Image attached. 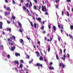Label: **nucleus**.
I'll return each instance as SVG.
<instances>
[{"label": "nucleus", "mask_w": 73, "mask_h": 73, "mask_svg": "<svg viewBox=\"0 0 73 73\" xmlns=\"http://www.w3.org/2000/svg\"><path fill=\"white\" fill-rule=\"evenodd\" d=\"M8 41H9V44L10 45H13V44H14V42L13 41H12V40L10 39L9 38L8 39ZM11 41V42H10Z\"/></svg>", "instance_id": "obj_1"}, {"label": "nucleus", "mask_w": 73, "mask_h": 73, "mask_svg": "<svg viewBox=\"0 0 73 73\" xmlns=\"http://www.w3.org/2000/svg\"><path fill=\"white\" fill-rule=\"evenodd\" d=\"M30 5L28 3H27L26 5V7H28V8H29V9L31 8V7H32V3L31 2H30Z\"/></svg>", "instance_id": "obj_2"}, {"label": "nucleus", "mask_w": 73, "mask_h": 73, "mask_svg": "<svg viewBox=\"0 0 73 73\" xmlns=\"http://www.w3.org/2000/svg\"><path fill=\"white\" fill-rule=\"evenodd\" d=\"M13 63L15 65H16L17 64V66H19V62L15 60L13 62Z\"/></svg>", "instance_id": "obj_3"}, {"label": "nucleus", "mask_w": 73, "mask_h": 73, "mask_svg": "<svg viewBox=\"0 0 73 73\" xmlns=\"http://www.w3.org/2000/svg\"><path fill=\"white\" fill-rule=\"evenodd\" d=\"M42 11L46 12V7L45 6L44 7L43 6H42Z\"/></svg>", "instance_id": "obj_4"}, {"label": "nucleus", "mask_w": 73, "mask_h": 73, "mask_svg": "<svg viewBox=\"0 0 73 73\" xmlns=\"http://www.w3.org/2000/svg\"><path fill=\"white\" fill-rule=\"evenodd\" d=\"M17 23L19 25V27H20V28H21V29H22V28H23V27H22V25H21V23H20V22H19V21H18L17 22Z\"/></svg>", "instance_id": "obj_5"}, {"label": "nucleus", "mask_w": 73, "mask_h": 73, "mask_svg": "<svg viewBox=\"0 0 73 73\" xmlns=\"http://www.w3.org/2000/svg\"><path fill=\"white\" fill-rule=\"evenodd\" d=\"M36 20H37L39 23H41V18L39 17L38 18H36Z\"/></svg>", "instance_id": "obj_6"}, {"label": "nucleus", "mask_w": 73, "mask_h": 73, "mask_svg": "<svg viewBox=\"0 0 73 73\" xmlns=\"http://www.w3.org/2000/svg\"><path fill=\"white\" fill-rule=\"evenodd\" d=\"M60 66H62L63 68H65V65L62 63H60Z\"/></svg>", "instance_id": "obj_7"}, {"label": "nucleus", "mask_w": 73, "mask_h": 73, "mask_svg": "<svg viewBox=\"0 0 73 73\" xmlns=\"http://www.w3.org/2000/svg\"><path fill=\"white\" fill-rule=\"evenodd\" d=\"M20 42L21 43H22V45H24V41L23 40L21 39L20 40Z\"/></svg>", "instance_id": "obj_8"}, {"label": "nucleus", "mask_w": 73, "mask_h": 73, "mask_svg": "<svg viewBox=\"0 0 73 73\" xmlns=\"http://www.w3.org/2000/svg\"><path fill=\"white\" fill-rule=\"evenodd\" d=\"M66 57V53H65V54L64 55L63 58V57H62V60H65Z\"/></svg>", "instance_id": "obj_9"}, {"label": "nucleus", "mask_w": 73, "mask_h": 73, "mask_svg": "<svg viewBox=\"0 0 73 73\" xmlns=\"http://www.w3.org/2000/svg\"><path fill=\"white\" fill-rule=\"evenodd\" d=\"M3 28V22H0V29H2Z\"/></svg>", "instance_id": "obj_10"}, {"label": "nucleus", "mask_w": 73, "mask_h": 73, "mask_svg": "<svg viewBox=\"0 0 73 73\" xmlns=\"http://www.w3.org/2000/svg\"><path fill=\"white\" fill-rule=\"evenodd\" d=\"M7 31H9L10 32H11V29L9 28V27L6 28Z\"/></svg>", "instance_id": "obj_11"}, {"label": "nucleus", "mask_w": 73, "mask_h": 73, "mask_svg": "<svg viewBox=\"0 0 73 73\" xmlns=\"http://www.w3.org/2000/svg\"><path fill=\"white\" fill-rule=\"evenodd\" d=\"M0 50H3L4 49V47H3V45L2 44L0 45Z\"/></svg>", "instance_id": "obj_12"}, {"label": "nucleus", "mask_w": 73, "mask_h": 73, "mask_svg": "<svg viewBox=\"0 0 73 73\" xmlns=\"http://www.w3.org/2000/svg\"><path fill=\"white\" fill-rule=\"evenodd\" d=\"M16 49V47L15 46L12 47H11V50L12 51H14V50Z\"/></svg>", "instance_id": "obj_13"}, {"label": "nucleus", "mask_w": 73, "mask_h": 73, "mask_svg": "<svg viewBox=\"0 0 73 73\" xmlns=\"http://www.w3.org/2000/svg\"><path fill=\"white\" fill-rule=\"evenodd\" d=\"M36 65L38 66H41V68L42 67V64H40V63H37L36 64Z\"/></svg>", "instance_id": "obj_14"}, {"label": "nucleus", "mask_w": 73, "mask_h": 73, "mask_svg": "<svg viewBox=\"0 0 73 73\" xmlns=\"http://www.w3.org/2000/svg\"><path fill=\"white\" fill-rule=\"evenodd\" d=\"M27 13H28V15L29 16H32V15H31L30 13V12L29 11V10L28 9L27 10Z\"/></svg>", "instance_id": "obj_15"}, {"label": "nucleus", "mask_w": 73, "mask_h": 73, "mask_svg": "<svg viewBox=\"0 0 73 73\" xmlns=\"http://www.w3.org/2000/svg\"><path fill=\"white\" fill-rule=\"evenodd\" d=\"M31 11L32 13L33 14V15H36V16H37V17H38V15L37 14H36L35 13H34L32 11V10H31Z\"/></svg>", "instance_id": "obj_16"}, {"label": "nucleus", "mask_w": 73, "mask_h": 73, "mask_svg": "<svg viewBox=\"0 0 73 73\" xmlns=\"http://www.w3.org/2000/svg\"><path fill=\"white\" fill-rule=\"evenodd\" d=\"M9 14H10V12H5V16H7V15H9Z\"/></svg>", "instance_id": "obj_17"}, {"label": "nucleus", "mask_w": 73, "mask_h": 73, "mask_svg": "<svg viewBox=\"0 0 73 73\" xmlns=\"http://www.w3.org/2000/svg\"><path fill=\"white\" fill-rule=\"evenodd\" d=\"M49 69H50V70H54V68H53V67H52L51 66L49 68Z\"/></svg>", "instance_id": "obj_18"}, {"label": "nucleus", "mask_w": 73, "mask_h": 73, "mask_svg": "<svg viewBox=\"0 0 73 73\" xmlns=\"http://www.w3.org/2000/svg\"><path fill=\"white\" fill-rule=\"evenodd\" d=\"M36 53L37 54L36 56L37 57H39L40 56V53H38V52H36Z\"/></svg>", "instance_id": "obj_19"}, {"label": "nucleus", "mask_w": 73, "mask_h": 73, "mask_svg": "<svg viewBox=\"0 0 73 73\" xmlns=\"http://www.w3.org/2000/svg\"><path fill=\"white\" fill-rule=\"evenodd\" d=\"M15 54L16 56H20V54L19 53H16Z\"/></svg>", "instance_id": "obj_20"}, {"label": "nucleus", "mask_w": 73, "mask_h": 73, "mask_svg": "<svg viewBox=\"0 0 73 73\" xmlns=\"http://www.w3.org/2000/svg\"><path fill=\"white\" fill-rule=\"evenodd\" d=\"M7 9L9 11H11V9H10V7H7Z\"/></svg>", "instance_id": "obj_21"}, {"label": "nucleus", "mask_w": 73, "mask_h": 73, "mask_svg": "<svg viewBox=\"0 0 73 73\" xmlns=\"http://www.w3.org/2000/svg\"><path fill=\"white\" fill-rule=\"evenodd\" d=\"M43 59L44 58H43L42 56H40L39 58V60H40L41 61H42Z\"/></svg>", "instance_id": "obj_22"}, {"label": "nucleus", "mask_w": 73, "mask_h": 73, "mask_svg": "<svg viewBox=\"0 0 73 73\" xmlns=\"http://www.w3.org/2000/svg\"><path fill=\"white\" fill-rule=\"evenodd\" d=\"M54 29V30L55 31H56V26H53L52 27Z\"/></svg>", "instance_id": "obj_23"}, {"label": "nucleus", "mask_w": 73, "mask_h": 73, "mask_svg": "<svg viewBox=\"0 0 73 73\" xmlns=\"http://www.w3.org/2000/svg\"><path fill=\"white\" fill-rule=\"evenodd\" d=\"M69 36L71 38H72V40H73V37L72 35H69Z\"/></svg>", "instance_id": "obj_24"}, {"label": "nucleus", "mask_w": 73, "mask_h": 73, "mask_svg": "<svg viewBox=\"0 0 73 73\" xmlns=\"http://www.w3.org/2000/svg\"><path fill=\"white\" fill-rule=\"evenodd\" d=\"M34 9H35V10H36L37 9V6H36V5L34 6Z\"/></svg>", "instance_id": "obj_25"}, {"label": "nucleus", "mask_w": 73, "mask_h": 73, "mask_svg": "<svg viewBox=\"0 0 73 73\" xmlns=\"http://www.w3.org/2000/svg\"><path fill=\"white\" fill-rule=\"evenodd\" d=\"M56 57L57 60H59V57H58V54H56Z\"/></svg>", "instance_id": "obj_26"}, {"label": "nucleus", "mask_w": 73, "mask_h": 73, "mask_svg": "<svg viewBox=\"0 0 73 73\" xmlns=\"http://www.w3.org/2000/svg\"><path fill=\"white\" fill-rule=\"evenodd\" d=\"M12 19H13V20H15V19H16V17H15L14 16L12 15Z\"/></svg>", "instance_id": "obj_27"}, {"label": "nucleus", "mask_w": 73, "mask_h": 73, "mask_svg": "<svg viewBox=\"0 0 73 73\" xmlns=\"http://www.w3.org/2000/svg\"><path fill=\"white\" fill-rule=\"evenodd\" d=\"M44 29V26L43 25H42L41 28V29L42 30H43Z\"/></svg>", "instance_id": "obj_28"}, {"label": "nucleus", "mask_w": 73, "mask_h": 73, "mask_svg": "<svg viewBox=\"0 0 73 73\" xmlns=\"http://www.w3.org/2000/svg\"><path fill=\"white\" fill-rule=\"evenodd\" d=\"M7 58H9H9H10V55L9 54H8L6 56Z\"/></svg>", "instance_id": "obj_29"}, {"label": "nucleus", "mask_w": 73, "mask_h": 73, "mask_svg": "<svg viewBox=\"0 0 73 73\" xmlns=\"http://www.w3.org/2000/svg\"><path fill=\"white\" fill-rule=\"evenodd\" d=\"M19 67H20V68H23V64H20Z\"/></svg>", "instance_id": "obj_30"}, {"label": "nucleus", "mask_w": 73, "mask_h": 73, "mask_svg": "<svg viewBox=\"0 0 73 73\" xmlns=\"http://www.w3.org/2000/svg\"><path fill=\"white\" fill-rule=\"evenodd\" d=\"M50 48L49 47L48 48V52H50Z\"/></svg>", "instance_id": "obj_31"}, {"label": "nucleus", "mask_w": 73, "mask_h": 73, "mask_svg": "<svg viewBox=\"0 0 73 73\" xmlns=\"http://www.w3.org/2000/svg\"><path fill=\"white\" fill-rule=\"evenodd\" d=\"M70 28V29L71 30H73V25H71Z\"/></svg>", "instance_id": "obj_32"}, {"label": "nucleus", "mask_w": 73, "mask_h": 73, "mask_svg": "<svg viewBox=\"0 0 73 73\" xmlns=\"http://www.w3.org/2000/svg\"><path fill=\"white\" fill-rule=\"evenodd\" d=\"M12 2H13V4H16V2H15V1L13 0Z\"/></svg>", "instance_id": "obj_33"}, {"label": "nucleus", "mask_w": 73, "mask_h": 73, "mask_svg": "<svg viewBox=\"0 0 73 73\" xmlns=\"http://www.w3.org/2000/svg\"><path fill=\"white\" fill-rule=\"evenodd\" d=\"M67 16L69 17V12H68V11H67Z\"/></svg>", "instance_id": "obj_34"}, {"label": "nucleus", "mask_w": 73, "mask_h": 73, "mask_svg": "<svg viewBox=\"0 0 73 73\" xmlns=\"http://www.w3.org/2000/svg\"><path fill=\"white\" fill-rule=\"evenodd\" d=\"M20 61L21 63L24 64V60H20Z\"/></svg>", "instance_id": "obj_35"}, {"label": "nucleus", "mask_w": 73, "mask_h": 73, "mask_svg": "<svg viewBox=\"0 0 73 73\" xmlns=\"http://www.w3.org/2000/svg\"><path fill=\"white\" fill-rule=\"evenodd\" d=\"M34 27L35 28H36V25H37V24L36 23H34Z\"/></svg>", "instance_id": "obj_36"}, {"label": "nucleus", "mask_w": 73, "mask_h": 73, "mask_svg": "<svg viewBox=\"0 0 73 73\" xmlns=\"http://www.w3.org/2000/svg\"><path fill=\"white\" fill-rule=\"evenodd\" d=\"M27 39H28V40H31V39L30 37L27 36Z\"/></svg>", "instance_id": "obj_37"}, {"label": "nucleus", "mask_w": 73, "mask_h": 73, "mask_svg": "<svg viewBox=\"0 0 73 73\" xmlns=\"http://www.w3.org/2000/svg\"><path fill=\"white\" fill-rule=\"evenodd\" d=\"M12 37H13V38L14 39V41H16V37L13 36H12Z\"/></svg>", "instance_id": "obj_38"}, {"label": "nucleus", "mask_w": 73, "mask_h": 73, "mask_svg": "<svg viewBox=\"0 0 73 73\" xmlns=\"http://www.w3.org/2000/svg\"><path fill=\"white\" fill-rule=\"evenodd\" d=\"M30 23L31 24V27H33V23H32V22H30Z\"/></svg>", "instance_id": "obj_39"}, {"label": "nucleus", "mask_w": 73, "mask_h": 73, "mask_svg": "<svg viewBox=\"0 0 73 73\" xmlns=\"http://www.w3.org/2000/svg\"><path fill=\"white\" fill-rule=\"evenodd\" d=\"M48 7H50V3H48L47 4Z\"/></svg>", "instance_id": "obj_40"}, {"label": "nucleus", "mask_w": 73, "mask_h": 73, "mask_svg": "<svg viewBox=\"0 0 73 73\" xmlns=\"http://www.w3.org/2000/svg\"><path fill=\"white\" fill-rule=\"evenodd\" d=\"M3 54H2V55L3 56H5V55L6 54V53H5V52H3Z\"/></svg>", "instance_id": "obj_41"}, {"label": "nucleus", "mask_w": 73, "mask_h": 73, "mask_svg": "<svg viewBox=\"0 0 73 73\" xmlns=\"http://www.w3.org/2000/svg\"><path fill=\"white\" fill-rule=\"evenodd\" d=\"M33 59H32V61H31L29 62V63L31 64V63H32L33 62Z\"/></svg>", "instance_id": "obj_42"}, {"label": "nucleus", "mask_w": 73, "mask_h": 73, "mask_svg": "<svg viewBox=\"0 0 73 73\" xmlns=\"http://www.w3.org/2000/svg\"><path fill=\"white\" fill-rule=\"evenodd\" d=\"M66 57H67L68 56V58H69V57H70V55L68 54L66 55Z\"/></svg>", "instance_id": "obj_43"}, {"label": "nucleus", "mask_w": 73, "mask_h": 73, "mask_svg": "<svg viewBox=\"0 0 73 73\" xmlns=\"http://www.w3.org/2000/svg\"><path fill=\"white\" fill-rule=\"evenodd\" d=\"M58 27H59V28H61V26H60V25L58 23Z\"/></svg>", "instance_id": "obj_44"}, {"label": "nucleus", "mask_w": 73, "mask_h": 73, "mask_svg": "<svg viewBox=\"0 0 73 73\" xmlns=\"http://www.w3.org/2000/svg\"><path fill=\"white\" fill-rule=\"evenodd\" d=\"M58 38L59 41H60V37H59V36L58 35Z\"/></svg>", "instance_id": "obj_45"}, {"label": "nucleus", "mask_w": 73, "mask_h": 73, "mask_svg": "<svg viewBox=\"0 0 73 73\" xmlns=\"http://www.w3.org/2000/svg\"><path fill=\"white\" fill-rule=\"evenodd\" d=\"M46 21H43V24L44 25L45 23H46Z\"/></svg>", "instance_id": "obj_46"}, {"label": "nucleus", "mask_w": 73, "mask_h": 73, "mask_svg": "<svg viewBox=\"0 0 73 73\" xmlns=\"http://www.w3.org/2000/svg\"><path fill=\"white\" fill-rule=\"evenodd\" d=\"M23 8L24 10H26V9H26V8L25 7H24V6H23Z\"/></svg>", "instance_id": "obj_47"}, {"label": "nucleus", "mask_w": 73, "mask_h": 73, "mask_svg": "<svg viewBox=\"0 0 73 73\" xmlns=\"http://www.w3.org/2000/svg\"><path fill=\"white\" fill-rule=\"evenodd\" d=\"M53 35L52 36V38H50L51 41H52V40H53Z\"/></svg>", "instance_id": "obj_48"}, {"label": "nucleus", "mask_w": 73, "mask_h": 73, "mask_svg": "<svg viewBox=\"0 0 73 73\" xmlns=\"http://www.w3.org/2000/svg\"><path fill=\"white\" fill-rule=\"evenodd\" d=\"M15 69L16 70V72H17V73H18V70H17V68H15Z\"/></svg>", "instance_id": "obj_49"}, {"label": "nucleus", "mask_w": 73, "mask_h": 73, "mask_svg": "<svg viewBox=\"0 0 73 73\" xmlns=\"http://www.w3.org/2000/svg\"><path fill=\"white\" fill-rule=\"evenodd\" d=\"M34 1L35 3H36V4H37V0H35Z\"/></svg>", "instance_id": "obj_50"}, {"label": "nucleus", "mask_w": 73, "mask_h": 73, "mask_svg": "<svg viewBox=\"0 0 73 73\" xmlns=\"http://www.w3.org/2000/svg\"><path fill=\"white\" fill-rule=\"evenodd\" d=\"M27 58L29 59V58H30L29 56H28V55H27Z\"/></svg>", "instance_id": "obj_51"}, {"label": "nucleus", "mask_w": 73, "mask_h": 73, "mask_svg": "<svg viewBox=\"0 0 73 73\" xmlns=\"http://www.w3.org/2000/svg\"><path fill=\"white\" fill-rule=\"evenodd\" d=\"M19 31L21 33H22V32H23V30L21 29H20Z\"/></svg>", "instance_id": "obj_52"}, {"label": "nucleus", "mask_w": 73, "mask_h": 73, "mask_svg": "<svg viewBox=\"0 0 73 73\" xmlns=\"http://www.w3.org/2000/svg\"><path fill=\"white\" fill-rule=\"evenodd\" d=\"M37 43H38V45H40V42L39 41H38L37 42Z\"/></svg>", "instance_id": "obj_53"}, {"label": "nucleus", "mask_w": 73, "mask_h": 73, "mask_svg": "<svg viewBox=\"0 0 73 73\" xmlns=\"http://www.w3.org/2000/svg\"><path fill=\"white\" fill-rule=\"evenodd\" d=\"M43 51H44L45 54H46V52L45 51V50H43Z\"/></svg>", "instance_id": "obj_54"}, {"label": "nucleus", "mask_w": 73, "mask_h": 73, "mask_svg": "<svg viewBox=\"0 0 73 73\" xmlns=\"http://www.w3.org/2000/svg\"><path fill=\"white\" fill-rule=\"evenodd\" d=\"M7 23L9 24L10 23H11V22H10V21H7Z\"/></svg>", "instance_id": "obj_55"}, {"label": "nucleus", "mask_w": 73, "mask_h": 73, "mask_svg": "<svg viewBox=\"0 0 73 73\" xmlns=\"http://www.w3.org/2000/svg\"><path fill=\"white\" fill-rule=\"evenodd\" d=\"M44 61L45 62H46V61H47V60H46V59L45 57H44Z\"/></svg>", "instance_id": "obj_56"}, {"label": "nucleus", "mask_w": 73, "mask_h": 73, "mask_svg": "<svg viewBox=\"0 0 73 73\" xmlns=\"http://www.w3.org/2000/svg\"><path fill=\"white\" fill-rule=\"evenodd\" d=\"M45 14L46 15H49V14L48 13V12H45Z\"/></svg>", "instance_id": "obj_57"}, {"label": "nucleus", "mask_w": 73, "mask_h": 73, "mask_svg": "<svg viewBox=\"0 0 73 73\" xmlns=\"http://www.w3.org/2000/svg\"><path fill=\"white\" fill-rule=\"evenodd\" d=\"M50 64L51 65H52L53 64V63L52 62H51L50 63Z\"/></svg>", "instance_id": "obj_58"}, {"label": "nucleus", "mask_w": 73, "mask_h": 73, "mask_svg": "<svg viewBox=\"0 0 73 73\" xmlns=\"http://www.w3.org/2000/svg\"><path fill=\"white\" fill-rule=\"evenodd\" d=\"M48 28L49 29H50V25H48Z\"/></svg>", "instance_id": "obj_59"}, {"label": "nucleus", "mask_w": 73, "mask_h": 73, "mask_svg": "<svg viewBox=\"0 0 73 73\" xmlns=\"http://www.w3.org/2000/svg\"><path fill=\"white\" fill-rule=\"evenodd\" d=\"M61 46H62V48H65V46L64 45V46H63L62 45V44H61Z\"/></svg>", "instance_id": "obj_60"}, {"label": "nucleus", "mask_w": 73, "mask_h": 73, "mask_svg": "<svg viewBox=\"0 0 73 73\" xmlns=\"http://www.w3.org/2000/svg\"><path fill=\"white\" fill-rule=\"evenodd\" d=\"M66 51V49H65L64 50V52L65 54L66 53H65V51Z\"/></svg>", "instance_id": "obj_61"}, {"label": "nucleus", "mask_w": 73, "mask_h": 73, "mask_svg": "<svg viewBox=\"0 0 73 73\" xmlns=\"http://www.w3.org/2000/svg\"><path fill=\"white\" fill-rule=\"evenodd\" d=\"M64 11H62V16H63V15H64Z\"/></svg>", "instance_id": "obj_62"}, {"label": "nucleus", "mask_w": 73, "mask_h": 73, "mask_svg": "<svg viewBox=\"0 0 73 73\" xmlns=\"http://www.w3.org/2000/svg\"><path fill=\"white\" fill-rule=\"evenodd\" d=\"M5 2L6 3H8V0H5Z\"/></svg>", "instance_id": "obj_63"}, {"label": "nucleus", "mask_w": 73, "mask_h": 73, "mask_svg": "<svg viewBox=\"0 0 73 73\" xmlns=\"http://www.w3.org/2000/svg\"><path fill=\"white\" fill-rule=\"evenodd\" d=\"M61 33H62V32H63V30H62V29L61 30Z\"/></svg>", "instance_id": "obj_64"}]
</instances>
